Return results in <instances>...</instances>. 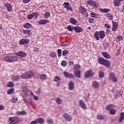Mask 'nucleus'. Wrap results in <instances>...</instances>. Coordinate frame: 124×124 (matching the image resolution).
<instances>
[{
  "label": "nucleus",
  "instance_id": "nucleus-1",
  "mask_svg": "<svg viewBox=\"0 0 124 124\" xmlns=\"http://www.w3.org/2000/svg\"><path fill=\"white\" fill-rule=\"evenodd\" d=\"M34 75V73L31 71H29L28 72H26L25 73H23L21 77L22 79H31L32 77H33Z\"/></svg>",
  "mask_w": 124,
  "mask_h": 124
},
{
  "label": "nucleus",
  "instance_id": "nucleus-2",
  "mask_svg": "<svg viewBox=\"0 0 124 124\" xmlns=\"http://www.w3.org/2000/svg\"><path fill=\"white\" fill-rule=\"evenodd\" d=\"M18 60V58L16 56H8L4 58L5 62H16Z\"/></svg>",
  "mask_w": 124,
  "mask_h": 124
},
{
  "label": "nucleus",
  "instance_id": "nucleus-3",
  "mask_svg": "<svg viewBox=\"0 0 124 124\" xmlns=\"http://www.w3.org/2000/svg\"><path fill=\"white\" fill-rule=\"evenodd\" d=\"M19 120L18 117H12L9 118L8 122L9 124H16Z\"/></svg>",
  "mask_w": 124,
  "mask_h": 124
},
{
  "label": "nucleus",
  "instance_id": "nucleus-4",
  "mask_svg": "<svg viewBox=\"0 0 124 124\" xmlns=\"http://www.w3.org/2000/svg\"><path fill=\"white\" fill-rule=\"evenodd\" d=\"M63 6L64 8H66V9H67V10H68V11H71V12H72V11H73V10H72V8L70 5V4H69V2H65L63 4Z\"/></svg>",
  "mask_w": 124,
  "mask_h": 124
},
{
  "label": "nucleus",
  "instance_id": "nucleus-5",
  "mask_svg": "<svg viewBox=\"0 0 124 124\" xmlns=\"http://www.w3.org/2000/svg\"><path fill=\"white\" fill-rule=\"evenodd\" d=\"M109 79L110 81L113 82V83H117V82H118V80L115 77V74H114V73H111L109 75Z\"/></svg>",
  "mask_w": 124,
  "mask_h": 124
},
{
  "label": "nucleus",
  "instance_id": "nucleus-6",
  "mask_svg": "<svg viewBox=\"0 0 124 124\" xmlns=\"http://www.w3.org/2000/svg\"><path fill=\"white\" fill-rule=\"evenodd\" d=\"M39 16V14L37 13H33L31 14H30L28 16L27 18L29 20H31V19H32V18H36Z\"/></svg>",
  "mask_w": 124,
  "mask_h": 124
},
{
  "label": "nucleus",
  "instance_id": "nucleus-7",
  "mask_svg": "<svg viewBox=\"0 0 124 124\" xmlns=\"http://www.w3.org/2000/svg\"><path fill=\"white\" fill-rule=\"evenodd\" d=\"M54 82L56 83V86L59 87L61 86V78L58 76H55L54 78Z\"/></svg>",
  "mask_w": 124,
  "mask_h": 124
},
{
  "label": "nucleus",
  "instance_id": "nucleus-8",
  "mask_svg": "<svg viewBox=\"0 0 124 124\" xmlns=\"http://www.w3.org/2000/svg\"><path fill=\"white\" fill-rule=\"evenodd\" d=\"M30 42V40L28 39H22L19 41V43L20 45H23L24 44H28Z\"/></svg>",
  "mask_w": 124,
  "mask_h": 124
},
{
  "label": "nucleus",
  "instance_id": "nucleus-9",
  "mask_svg": "<svg viewBox=\"0 0 124 124\" xmlns=\"http://www.w3.org/2000/svg\"><path fill=\"white\" fill-rule=\"evenodd\" d=\"M92 87L95 90H97L99 88V83L97 81H93L92 82Z\"/></svg>",
  "mask_w": 124,
  "mask_h": 124
},
{
  "label": "nucleus",
  "instance_id": "nucleus-10",
  "mask_svg": "<svg viewBox=\"0 0 124 124\" xmlns=\"http://www.w3.org/2000/svg\"><path fill=\"white\" fill-rule=\"evenodd\" d=\"M4 5L5 7H6L7 11L9 12H11L12 10V6H11V4L8 3V2H6L4 3Z\"/></svg>",
  "mask_w": 124,
  "mask_h": 124
},
{
  "label": "nucleus",
  "instance_id": "nucleus-11",
  "mask_svg": "<svg viewBox=\"0 0 124 124\" xmlns=\"http://www.w3.org/2000/svg\"><path fill=\"white\" fill-rule=\"evenodd\" d=\"M63 117L64 118H65L67 122H71V121L72 120L71 116H70V115L67 113H64L63 115Z\"/></svg>",
  "mask_w": 124,
  "mask_h": 124
},
{
  "label": "nucleus",
  "instance_id": "nucleus-12",
  "mask_svg": "<svg viewBox=\"0 0 124 124\" xmlns=\"http://www.w3.org/2000/svg\"><path fill=\"white\" fill-rule=\"evenodd\" d=\"M16 54L17 56H18L21 58H25V57H27V53L23 51H19L18 52H17Z\"/></svg>",
  "mask_w": 124,
  "mask_h": 124
},
{
  "label": "nucleus",
  "instance_id": "nucleus-13",
  "mask_svg": "<svg viewBox=\"0 0 124 124\" xmlns=\"http://www.w3.org/2000/svg\"><path fill=\"white\" fill-rule=\"evenodd\" d=\"M78 103L79 106L82 108V109H86L87 108V106H86V104L82 100H79L78 101Z\"/></svg>",
  "mask_w": 124,
  "mask_h": 124
},
{
  "label": "nucleus",
  "instance_id": "nucleus-14",
  "mask_svg": "<svg viewBox=\"0 0 124 124\" xmlns=\"http://www.w3.org/2000/svg\"><path fill=\"white\" fill-rule=\"evenodd\" d=\"M63 74L66 78H73V75L71 73H68L66 71L63 72Z\"/></svg>",
  "mask_w": 124,
  "mask_h": 124
},
{
  "label": "nucleus",
  "instance_id": "nucleus-15",
  "mask_svg": "<svg viewBox=\"0 0 124 124\" xmlns=\"http://www.w3.org/2000/svg\"><path fill=\"white\" fill-rule=\"evenodd\" d=\"M112 31H117V29H118V23L115 21H112Z\"/></svg>",
  "mask_w": 124,
  "mask_h": 124
},
{
  "label": "nucleus",
  "instance_id": "nucleus-16",
  "mask_svg": "<svg viewBox=\"0 0 124 124\" xmlns=\"http://www.w3.org/2000/svg\"><path fill=\"white\" fill-rule=\"evenodd\" d=\"M98 32L100 38L103 39L105 37V32L104 31H100Z\"/></svg>",
  "mask_w": 124,
  "mask_h": 124
},
{
  "label": "nucleus",
  "instance_id": "nucleus-17",
  "mask_svg": "<svg viewBox=\"0 0 124 124\" xmlns=\"http://www.w3.org/2000/svg\"><path fill=\"white\" fill-rule=\"evenodd\" d=\"M68 88L70 91H72L74 89V83L73 81H70L68 84Z\"/></svg>",
  "mask_w": 124,
  "mask_h": 124
},
{
  "label": "nucleus",
  "instance_id": "nucleus-18",
  "mask_svg": "<svg viewBox=\"0 0 124 124\" xmlns=\"http://www.w3.org/2000/svg\"><path fill=\"white\" fill-rule=\"evenodd\" d=\"M116 106L113 104H109L106 107V110L107 111H110V110L115 108Z\"/></svg>",
  "mask_w": 124,
  "mask_h": 124
},
{
  "label": "nucleus",
  "instance_id": "nucleus-19",
  "mask_svg": "<svg viewBox=\"0 0 124 124\" xmlns=\"http://www.w3.org/2000/svg\"><path fill=\"white\" fill-rule=\"evenodd\" d=\"M74 30L76 32H82V31H83V29H82V28L79 26L75 27Z\"/></svg>",
  "mask_w": 124,
  "mask_h": 124
},
{
  "label": "nucleus",
  "instance_id": "nucleus-20",
  "mask_svg": "<svg viewBox=\"0 0 124 124\" xmlns=\"http://www.w3.org/2000/svg\"><path fill=\"white\" fill-rule=\"evenodd\" d=\"M102 54L103 55V57L105 58V59H110L111 58L110 55L108 54L107 52L103 51L102 52Z\"/></svg>",
  "mask_w": 124,
  "mask_h": 124
},
{
  "label": "nucleus",
  "instance_id": "nucleus-21",
  "mask_svg": "<svg viewBox=\"0 0 124 124\" xmlns=\"http://www.w3.org/2000/svg\"><path fill=\"white\" fill-rule=\"evenodd\" d=\"M85 77L88 78V77H91V76H93V71L90 70V71H87L85 74Z\"/></svg>",
  "mask_w": 124,
  "mask_h": 124
},
{
  "label": "nucleus",
  "instance_id": "nucleus-22",
  "mask_svg": "<svg viewBox=\"0 0 124 124\" xmlns=\"http://www.w3.org/2000/svg\"><path fill=\"white\" fill-rule=\"evenodd\" d=\"M69 22H70L71 24H73V25H76L77 24V21H76V19L73 17H71L70 18Z\"/></svg>",
  "mask_w": 124,
  "mask_h": 124
},
{
  "label": "nucleus",
  "instance_id": "nucleus-23",
  "mask_svg": "<svg viewBox=\"0 0 124 124\" xmlns=\"http://www.w3.org/2000/svg\"><path fill=\"white\" fill-rule=\"evenodd\" d=\"M38 78H40L41 80H46L47 79V76L44 74L39 75L38 76Z\"/></svg>",
  "mask_w": 124,
  "mask_h": 124
},
{
  "label": "nucleus",
  "instance_id": "nucleus-24",
  "mask_svg": "<svg viewBox=\"0 0 124 124\" xmlns=\"http://www.w3.org/2000/svg\"><path fill=\"white\" fill-rule=\"evenodd\" d=\"M124 112H122L120 113V118L119 119V123H122L124 121Z\"/></svg>",
  "mask_w": 124,
  "mask_h": 124
},
{
  "label": "nucleus",
  "instance_id": "nucleus-25",
  "mask_svg": "<svg viewBox=\"0 0 124 124\" xmlns=\"http://www.w3.org/2000/svg\"><path fill=\"white\" fill-rule=\"evenodd\" d=\"M48 23V21L46 19H42L38 22L39 25H46Z\"/></svg>",
  "mask_w": 124,
  "mask_h": 124
},
{
  "label": "nucleus",
  "instance_id": "nucleus-26",
  "mask_svg": "<svg viewBox=\"0 0 124 124\" xmlns=\"http://www.w3.org/2000/svg\"><path fill=\"white\" fill-rule=\"evenodd\" d=\"M106 67H110V63H109V61L105 60L104 62V63L102 64Z\"/></svg>",
  "mask_w": 124,
  "mask_h": 124
},
{
  "label": "nucleus",
  "instance_id": "nucleus-27",
  "mask_svg": "<svg viewBox=\"0 0 124 124\" xmlns=\"http://www.w3.org/2000/svg\"><path fill=\"white\" fill-rule=\"evenodd\" d=\"M79 10L80 11V13H82L84 15L87 11V9H86V8H85L83 6H81L79 7Z\"/></svg>",
  "mask_w": 124,
  "mask_h": 124
},
{
  "label": "nucleus",
  "instance_id": "nucleus-28",
  "mask_svg": "<svg viewBox=\"0 0 124 124\" xmlns=\"http://www.w3.org/2000/svg\"><path fill=\"white\" fill-rule=\"evenodd\" d=\"M36 121L37 122V124H42L44 123V119L42 118H39L36 119Z\"/></svg>",
  "mask_w": 124,
  "mask_h": 124
},
{
  "label": "nucleus",
  "instance_id": "nucleus-29",
  "mask_svg": "<svg viewBox=\"0 0 124 124\" xmlns=\"http://www.w3.org/2000/svg\"><path fill=\"white\" fill-rule=\"evenodd\" d=\"M74 74L76 76V77H77L78 78H80V77H81V73H80L79 70H77L74 72Z\"/></svg>",
  "mask_w": 124,
  "mask_h": 124
},
{
  "label": "nucleus",
  "instance_id": "nucleus-30",
  "mask_svg": "<svg viewBox=\"0 0 124 124\" xmlns=\"http://www.w3.org/2000/svg\"><path fill=\"white\" fill-rule=\"evenodd\" d=\"M23 32H24L26 36H30L31 34V32L30 30L23 31Z\"/></svg>",
  "mask_w": 124,
  "mask_h": 124
},
{
  "label": "nucleus",
  "instance_id": "nucleus-31",
  "mask_svg": "<svg viewBox=\"0 0 124 124\" xmlns=\"http://www.w3.org/2000/svg\"><path fill=\"white\" fill-rule=\"evenodd\" d=\"M124 0H114V4L115 6H119L120 5V1H123Z\"/></svg>",
  "mask_w": 124,
  "mask_h": 124
},
{
  "label": "nucleus",
  "instance_id": "nucleus-32",
  "mask_svg": "<svg viewBox=\"0 0 124 124\" xmlns=\"http://www.w3.org/2000/svg\"><path fill=\"white\" fill-rule=\"evenodd\" d=\"M104 61H105V59H104V58L102 57H99V58H98V62L100 64H102L103 63H104Z\"/></svg>",
  "mask_w": 124,
  "mask_h": 124
},
{
  "label": "nucleus",
  "instance_id": "nucleus-33",
  "mask_svg": "<svg viewBox=\"0 0 124 124\" xmlns=\"http://www.w3.org/2000/svg\"><path fill=\"white\" fill-rule=\"evenodd\" d=\"M20 80V77L18 76H15L12 78L13 81H19Z\"/></svg>",
  "mask_w": 124,
  "mask_h": 124
},
{
  "label": "nucleus",
  "instance_id": "nucleus-34",
  "mask_svg": "<svg viewBox=\"0 0 124 124\" xmlns=\"http://www.w3.org/2000/svg\"><path fill=\"white\" fill-rule=\"evenodd\" d=\"M94 37H95L96 40H99V33L98 31H96L94 33Z\"/></svg>",
  "mask_w": 124,
  "mask_h": 124
},
{
  "label": "nucleus",
  "instance_id": "nucleus-35",
  "mask_svg": "<svg viewBox=\"0 0 124 124\" xmlns=\"http://www.w3.org/2000/svg\"><path fill=\"white\" fill-rule=\"evenodd\" d=\"M99 10L101 11V12H104L105 13H107V12H109V11H110V10L106 8L100 9Z\"/></svg>",
  "mask_w": 124,
  "mask_h": 124
},
{
  "label": "nucleus",
  "instance_id": "nucleus-36",
  "mask_svg": "<svg viewBox=\"0 0 124 124\" xmlns=\"http://www.w3.org/2000/svg\"><path fill=\"white\" fill-rule=\"evenodd\" d=\"M62 55L66 57L68 55V50L67 49H64L62 52Z\"/></svg>",
  "mask_w": 124,
  "mask_h": 124
},
{
  "label": "nucleus",
  "instance_id": "nucleus-37",
  "mask_svg": "<svg viewBox=\"0 0 124 124\" xmlns=\"http://www.w3.org/2000/svg\"><path fill=\"white\" fill-rule=\"evenodd\" d=\"M121 40H123V36L120 35L116 38V42H120Z\"/></svg>",
  "mask_w": 124,
  "mask_h": 124
},
{
  "label": "nucleus",
  "instance_id": "nucleus-38",
  "mask_svg": "<svg viewBox=\"0 0 124 124\" xmlns=\"http://www.w3.org/2000/svg\"><path fill=\"white\" fill-rule=\"evenodd\" d=\"M16 113L17 114V115H26L27 112H26V111H17Z\"/></svg>",
  "mask_w": 124,
  "mask_h": 124
},
{
  "label": "nucleus",
  "instance_id": "nucleus-39",
  "mask_svg": "<svg viewBox=\"0 0 124 124\" xmlns=\"http://www.w3.org/2000/svg\"><path fill=\"white\" fill-rule=\"evenodd\" d=\"M7 87H8V88H12V87H14V83L10 81L7 83Z\"/></svg>",
  "mask_w": 124,
  "mask_h": 124
},
{
  "label": "nucleus",
  "instance_id": "nucleus-40",
  "mask_svg": "<svg viewBox=\"0 0 124 124\" xmlns=\"http://www.w3.org/2000/svg\"><path fill=\"white\" fill-rule=\"evenodd\" d=\"M24 28H25V29H30V28H31V24L29 23H25L24 25Z\"/></svg>",
  "mask_w": 124,
  "mask_h": 124
},
{
  "label": "nucleus",
  "instance_id": "nucleus-41",
  "mask_svg": "<svg viewBox=\"0 0 124 124\" xmlns=\"http://www.w3.org/2000/svg\"><path fill=\"white\" fill-rule=\"evenodd\" d=\"M75 27H72L71 25H68L67 26V30L70 31H72L74 30Z\"/></svg>",
  "mask_w": 124,
  "mask_h": 124
},
{
  "label": "nucleus",
  "instance_id": "nucleus-42",
  "mask_svg": "<svg viewBox=\"0 0 124 124\" xmlns=\"http://www.w3.org/2000/svg\"><path fill=\"white\" fill-rule=\"evenodd\" d=\"M56 101L58 104H62V100L60 98H57Z\"/></svg>",
  "mask_w": 124,
  "mask_h": 124
},
{
  "label": "nucleus",
  "instance_id": "nucleus-43",
  "mask_svg": "<svg viewBox=\"0 0 124 124\" xmlns=\"http://www.w3.org/2000/svg\"><path fill=\"white\" fill-rule=\"evenodd\" d=\"M49 17H50V13L48 12H46L44 16V18H45V19H47V18H49Z\"/></svg>",
  "mask_w": 124,
  "mask_h": 124
},
{
  "label": "nucleus",
  "instance_id": "nucleus-44",
  "mask_svg": "<svg viewBox=\"0 0 124 124\" xmlns=\"http://www.w3.org/2000/svg\"><path fill=\"white\" fill-rule=\"evenodd\" d=\"M109 113L111 115H115L116 114V109L112 108L109 110Z\"/></svg>",
  "mask_w": 124,
  "mask_h": 124
},
{
  "label": "nucleus",
  "instance_id": "nucleus-45",
  "mask_svg": "<svg viewBox=\"0 0 124 124\" xmlns=\"http://www.w3.org/2000/svg\"><path fill=\"white\" fill-rule=\"evenodd\" d=\"M11 101L13 103H15L18 101V98L17 97H13L11 99Z\"/></svg>",
  "mask_w": 124,
  "mask_h": 124
},
{
  "label": "nucleus",
  "instance_id": "nucleus-46",
  "mask_svg": "<svg viewBox=\"0 0 124 124\" xmlns=\"http://www.w3.org/2000/svg\"><path fill=\"white\" fill-rule=\"evenodd\" d=\"M99 76L100 78H103L104 77V73L102 71H100L99 72Z\"/></svg>",
  "mask_w": 124,
  "mask_h": 124
},
{
  "label": "nucleus",
  "instance_id": "nucleus-47",
  "mask_svg": "<svg viewBox=\"0 0 124 124\" xmlns=\"http://www.w3.org/2000/svg\"><path fill=\"white\" fill-rule=\"evenodd\" d=\"M14 92V89H10L7 91L8 94H11V93H12Z\"/></svg>",
  "mask_w": 124,
  "mask_h": 124
},
{
  "label": "nucleus",
  "instance_id": "nucleus-48",
  "mask_svg": "<svg viewBox=\"0 0 124 124\" xmlns=\"http://www.w3.org/2000/svg\"><path fill=\"white\" fill-rule=\"evenodd\" d=\"M91 6H93L94 8H97L98 7V5L95 2L93 1Z\"/></svg>",
  "mask_w": 124,
  "mask_h": 124
},
{
  "label": "nucleus",
  "instance_id": "nucleus-49",
  "mask_svg": "<svg viewBox=\"0 0 124 124\" xmlns=\"http://www.w3.org/2000/svg\"><path fill=\"white\" fill-rule=\"evenodd\" d=\"M97 119H98V120H103V119H104V116L101 114H98L97 115Z\"/></svg>",
  "mask_w": 124,
  "mask_h": 124
},
{
  "label": "nucleus",
  "instance_id": "nucleus-50",
  "mask_svg": "<svg viewBox=\"0 0 124 124\" xmlns=\"http://www.w3.org/2000/svg\"><path fill=\"white\" fill-rule=\"evenodd\" d=\"M23 100H24L25 102H26L27 104H30V103L31 102V99H24Z\"/></svg>",
  "mask_w": 124,
  "mask_h": 124
},
{
  "label": "nucleus",
  "instance_id": "nucleus-51",
  "mask_svg": "<svg viewBox=\"0 0 124 124\" xmlns=\"http://www.w3.org/2000/svg\"><path fill=\"white\" fill-rule=\"evenodd\" d=\"M50 56L51 58H55V57H56L57 54H56V53H55V52H52L50 54Z\"/></svg>",
  "mask_w": 124,
  "mask_h": 124
},
{
  "label": "nucleus",
  "instance_id": "nucleus-52",
  "mask_svg": "<svg viewBox=\"0 0 124 124\" xmlns=\"http://www.w3.org/2000/svg\"><path fill=\"white\" fill-rule=\"evenodd\" d=\"M90 14L92 16L91 17H93V18H96L95 16H97V15H98L95 14V13L93 12L91 13Z\"/></svg>",
  "mask_w": 124,
  "mask_h": 124
},
{
  "label": "nucleus",
  "instance_id": "nucleus-53",
  "mask_svg": "<svg viewBox=\"0 0 124 124\" xmlns=\"http://www.w3.org/2000/svg\"><path fill=\"white\" fill-rule=\"evenodd\" d=\"M67 64V63H66V62L64 61L61 62V65H62V66H65Z\"/></svg>",
  "mask_w": 124,
  "mask_h": 124
},
{
  "label": "nucleus",
  "instance_id": "nucleus-54",
  "mask_svg": "<svg viewBox=\"0 0 124 124\" xmlns=\"http://www.w3.org/2000/svg\"><path fill=\"white\" fill-rule=\"evenodd\" d=\"M57 52L59 57H61L62 56V50L61 49H58Z\"/></svg>",
  "mask_w": 124,
  "mask_h": 124
},
{
  "label": "nucleus",
  "instance_id": "nucleus-55",
  "mask_svg": "<svg viewBox=\"0 0 124 124\" xmlns=\"http://www.w3.org/2000/svg\"><path fill=\"white\" fill-rule=\"evenodd\" d=\"M107 17L109 18L110 20H112L113 19V16L111 15V14L108 13L107 14Z\"/></svg>",
  "mask_w": 124,
  "mask_h": 124
},
{
  "label": "nucleus",
  "instance_id": "nucleus-56",
  "mask_svg": "<svg viewBox=\"0 0 124 124\" xmlns=\"http://www.w3.org/2000/svg\"><path fill=\"white\" fill-rule=\"evenodd\" d=\"M67 43H68V42H67V41H65L64 42L62 43L61 45L62 46H67Z\"/></svg>",
  "mask_w": 124,
  "mask_h": 124
},
{
  "label": "nucleus",
  "instance_id": "nucleus-57",
  "mask_svg": "<svg viewBox=\"0 0 124 124\" xmlns=\"http://www.w3.org/2000/svg\"><path fill=\"white\" fill-rule=\"evenodd\" d=\"M93 1H92V0L87 1L88 4H89V5H91V6L93 5Z\"/></svg>",
  "mask_w": 124,
  "mask_h": 124
},
{
  "label": "nucleus",
  "instance_id": "nucleus-58",
  "mask_svg": "<svg viewBox=\"0 0 124 124\" xmlns=\"http://www.w3.org/2000/svg\"><path fill=\"white\" fill-rule=\"evenodd\" d=\"M23 92L25 94V95H27L28 94V89L23 90Z\"/></svg>",
  "mask_w": 124,
  "mask_h": 124
},
{
  "label": "nucleus",
  "instance_id": "nucleus-59",
  "mask_svg": "<svg viewBox=\"0 0 124 124\" xmlns=\"http://www.w3.org/2000/svg\"><path fill=\"white\" fill-rule=\"evenodd\" d=\"M40 93H41V89H40V88H38L36 94H40Z\"/></svg>",
  "mask_w": 124,
  "mask_h": 124
},
{
  "label": "nucleus",
  "instance_id": "nucleus-60",
  "mask_svg": "<svg viewBox=\"0 0 124 124\" xmlns=\"http://www.w3.org/2000/svg\"><path fill=\"white\" fill-rule=\"evenodd\" d=\"M47 123H48V124H53V120H52V119H48L47 121Z\"/></svg>",
  "mask_w": 124,
  "mask_h": 124
},
{
  "label": "nucleus",
  "instance_id": "nucleus-61",
  "mask_svg": "<svg viewBox=\"0 0 124 124\" xmlns=\"http://www.w3.org/2000/svg\"><path fill=\"white\" fill-rule=\"evenodd\" d=\"M79 68H80V65L78 64L75 65V69H79Z\"/></svg>",
  "mask_w": 124,
  "mask_h": 124
},
{
  "label": "nucleus",
  "instance_id": "nucleus-62",
  "mask_svg": "<svg viewBox=\"0 0 124 124\" xmlns=\"http://www.w3.org/2000/svg\"><path fill=\"white\" fill-rule=\"evenodd\" d=\"M89 23H93V18H90L89 19Z\"/></svg>",
  "mask_w": 124,
  "mask_h": 124
},
{
  "label": "nucleus",
  "instance_id": "nucleus-63",
  "mask_svg": "<svg viewBox=\"0 0 124 124\" xmlns=\"http://www.w3.org/2000/svg\"><path fill=\"white\" fill-rule=\"evenodd\" d=\"M33 98L34 100H38V96H37L33 95Z\"/></svg>",
  "mask_w": 124,
  "mask_h": 124
},
{
  "label": "nucleus",
  "instance_id": "nucleus-64",
  "mask_svg": "<svg viewBox=\"0 0 124 124\" xmlns=\"http://www.w3.org/2000/svg\"><path fill=\"white\" fill-rule=\"evenodd\" d=\"M37 124V122L36 120L31 122V124Z\"/></svg>",
  "mask_w": 124,
  "mask_h": 124
}]
</instances>
